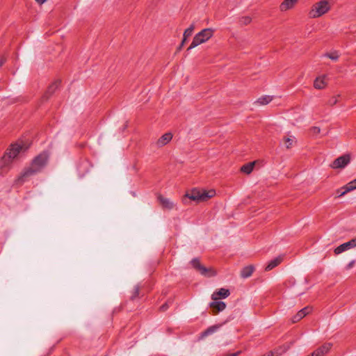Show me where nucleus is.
Returning <instances> with one entry per match:
<instances>
[{
	"label": "nucleus",
	"mask_w": 356,
	"mask_h": 356,
	"mask_svg": "<svg viewBox=\"0 0 356 356\" xmlns=\"http://www.w3.org/2000/svg\"><path fill=\"white\" fill-rule=\"evenodd\" d=\"M49 159V155L46 152H43L38 155L32 161L31 166L24 169L21 175L16 179L17 184H22L28 177L33 175L40 172L47 165Z\"/></svg>",
	"instance_id": "f257e3e1"
},
{
	"label": "nucleus",
	"mask_w": 356,
	"mask_h": 356,
	"mask_svg": "<svg viewBox=\"0 0 356 356\" xmlns=\"http://www.w3.org/2000/svg\"><path fill=\"white\" fill-rule=\"evenodd\" d=\"M28 146H25L23 144L15 143L11 145L9 149H8L6 154L1 158L0 161V168H4L8 166L12 161L17 157V156L22 151L28 149Z\"/></svg>",
	"instance_id": "f03ea898"
},
{
	"label": "nucleus",
	"mask_w": 356,
	"mask_h": 356,
	"mask_svg": "<svg viewBox=\"0 0 356 356\" xmlns=\"http://www.w3.org/2000/svg\"><path fill=\"white\" fill-rule=\"evenodd\" d=\"M331 8L330 3L327 0H321L315 3L309 12L310 18H318L327 13Z\"/></svg>",
	"instance_id": "7ed1b4c3"
},
{
	"label": "nucleus",
	"mask_w": 356,
	"mask_h": 356,
	"mask_svg": "<svg viewBox=\"0 0 356 356\" xmlns=\"http://www.w3.org/2000/svg\"><path fill=\"white\" fill-rule=\"evenodd\" d=\"M213 32L214 31L213 29L207 28L202 30L200 32L197 33L193 38V40L191 45L188 48V51L208 41L213 36Z\"/></svg>",
	"instance_id": "20e7f679"
},
{
	"label": "nucleus",
	"mask_w": 356,
	"mask_h": 356,
	"mask_svg": "<svg viewBox=\"0 0 356 356\" xmlns=\"http://www.w3.org/2000/svg\"><path fill=\"white\" fill-rule=\"evenodd\" d=\"M214 195L215 191L213 190L207 191L194 188L191 192L188 193L186 197L196 202H204L213 197Z\"/></svg>",
	"instance_id": "39448f33"
},
{
	"label": "nucleus",
	"mask_w": 356,
	"mask_h": 356,
	"mask_svg": "<svg viewBox=\"0 0 356 356\" xmlns=\"http://www.w3.org/2000/svg\"><path fill=\"white\" fill-rule=\"evenodd\" d=\"M192 266L197 269L200 274L206 277H212L216 275V271L213 268H207L202 266L197 258H195L191 261Z\"/></svg>",
	"instance_id": "423d86ee"
},
{
	"label": "nucleus",
	"mask_w": 356,
	"mask_h": 356,
	"mask_svg": "<svg viewBox=\"0 0 356 356\" xmlns=\"http://www.w3.org/2000/svg\"><path fill=\"white\" fill-rule=\"evenodd\" d=\"M350 162V156L348 154L343 155L336 159L331 164L330 167L333 169L343 168Z\"/></svg>",
	"instance_id": "0eeeda50"
},
{
	"label": "nucleus",
	"mask_w": 356,
	"mask_h": 356,
	"mask_svg": "<svg viewBox=\"0 0 356 356\" xmlns=\"http://www.w3.org/2000/svg\"><path fill=\"white\" fill-rule=\"evenodd\" d=\"M355 247H356V238L339 245L334 249V252L336 254H339Z\"/></svg>",
	"instance_id": "6e6552de"
},
{
	"label": "nucleus",
	"mask_w": 356,
	"mask_h": 356,
	"mask_svg": "<svg viewBox=\"0 0 356 356\" xmlns=\"http://www.w3.org/2000/svg\"><path fill=\"white\" fill-rule=\"evenodd\" d=\"M331 347H332V343H324L321 347H319L318 349H316L314 352H313L310 356H323L329 352Z\"/></svg>",
	"instance_id": "1a4fd4ad"
},
{
	"label": "nucleus",
	"mask_w": 356,
	"mask_h": 356,
	"mask_svg": "<svg viewBox=\"0 0 356 356\" xmlns=\"http://www.w3.org/2000/svg\"><path fill=\"white\" fill-rule=\"evenodd\" d=\"M230 294V292L228 289L221 288L218 291H216L213 293L211 295V298L213 300H218L219 298H226Z\"/></svg>",
	"instance_id": "9d476101"
},
{
	"label": "nucleus",
	"mask_w": 356,
	"mask_h": 356,
	"mask_svg": "<svg viewBox=\"0 0 356 356\" xmlns=\"http://www.w3.org/2000/svg\"><path fill=\"white\" fill-rule=\"evenodd\" d=\"M172 138V134L171 133H166L161 136L156 141V145L159 147H161L167 145Z\"/></svg>",
	"instance_id": "9b49d317"
},
{
	"label": "nucleus",
	"mask_w": 356,
	"mask_h": 356,
	"mask_svg": "<svg viewBox=\"0 0 356 356\" xmlns=\"http://www.w3.org/2000/svg\"><path fill=\"white\" fill-rule=\"evenodd\" d=\"M297 140L294 136L288 134L284 136L282 139V143L286 147V149L291 148L296 143Z\"/></svg>",
	"instance_id": "f8f14e48"
},
{
	"label": "nucleus",
	"mask_w": 356,
	"mask_h": 356,
	"mask_svg": "<svg viewBox=\"0 0 356 356\" xmlns=\"http://www.w3.org/2000/svg\"><path fill=\"white\" fill-rule=\"evenodd\" d=\"M312 309L306 307L301 310H300L293 318L292 321L293 323H296L305 317L307 314H308L311 312Z\"/></svg>",
	"instance_id": "ddd939ff"
},
{
	"label": "nucleus",
	"mask_w": 356,
	"mask_h": 356,
	"mask_svg": "<svg viewBox=\"0 0 356 356\" xmlns=\"http://www.w3.org/2000/svg\"><path fill=\"white\" fill-rule=\"evenodd\" d=\"M325 79V75L317 77L314 81V87L318 90L323 89L327 86Z\"/></svg>",
	"instance_id": "4468645a"
},
{
	"label": "nucleus",
	"mask_w": 356,
	"mask_h": 356,
	"mask_svg": "<svg viewBox=\"0 0 356 356\" xmlns=\"http://www.w3.org/2000/svg\"><path fill=\"white\" fill-rule=\"evenodd\" d=\"M283 257V255H280L274 259L270 261L265 268L266 270H270L278 266L282 261Z\"/></svg>",
	"instance_id": "2eb2a0df"
},
{
	"label": "nucleus",
	"mask_w": 356,
	"mask_h": 356,
	"mask_svg": "<svg viewBox=\"0 0 356 356\" xmlns=\"http://www.w3.org/2000/svg\"><path fill=\"white\" fill-rule=\"evenodd\" d=\"M211 308L216 310V312H222L226 308V304L222 301L213 300L209 303Z\"/></svg>",
	"instance_id": "dca6fc26"
},
{
	"label": "nucleus",
	"mask_w": 356,
	"mask_h": 356,
	"mask_svg": "<svg viewBox=\"0 0 356 356\" xmlns=\"http://www.w3.org/2000/svg\"><path fill=\"white\" fill-rule=\"evenodd\" d=\"M298 0H284L280 5L281 11H286L292 8Z\"/></svg>",
	"instance_id": "f3484780"
},
{
	"label": "nucleus",
	"mask_w": 356,
	"mask_h": 356,
	"mask_svg": "<svg viewBox=\"0 0 356 356\" xmlns=\"http://www.w3.org/2000/svg\"><path fill=\"white\" fill-rule=\"evenodd\" d=\"M159 201L163 207L171 209L174 207V204L168 198L164 197L161 195L158 197Z\"/></svg>",
	"instance_id": "a211bd4d"
},
{
	"label": "nucleus",
	"mask_w": 356,
	"mask_h": 356,
	"mask_svg": "<svg viewBox=\"0 0 356 356\" xmlns=\"http://www.w3.org/2000/svg\"><path fill=\"white\" fill-rule=\"evenodd\" d=\"M253 266H248L244 267L241 272V275L243 278H248L250 277L254 271Z\"/></svg>",
	"instance_id": "6ab92c4d"
},
{
	"label": "nucleus",
	"mask_w": 356,
	"mask_h": 356,
	"mask_svg": "<svg viewBox=\"0 0 356 356\" xmlns=\"http://www.w3.org/2000/svg\"><path fill=\"white\" fill-rule=\"evenodd\" d=\"M219 327H220V325H212V326L208 327L205 331H204L201 334V337H205L210 334H212L214 332H216L219 329Z\"/></svg>",
	"instance_id": "aec40b11"
},
{
	"label": "nucleus",
	"mask_w": 356,
	"mask_h": 356,
	"mask_svg": "<svg viewBox=\"0 0 356 356\" xmlns=\"http://www.w3.org/2000/svg\"><path fill=\"white\" fill-rule=\"evenodd\" d=\"M255 162H250L244 165H243L241 168V172L245 174H250L253 170Z\"/></svg>",
	"instance_id": "412c9836"
},
{
	"label": "nucleus",
	"mask_w": 356,
	"mask_h": 356,
	"mask_svg": "<svg viewBox=\"0 0 356 356\" xmlns=\"http://www.w3.org/2000/svg\"><path fill=\"white\" fill-rule=\"evenodd\" d=\"M272 99L273 97L271 96L266 95L259 98L257 100V103H259L261 105H265L270 102Z\"/></svg>",
	"instance_id": "4be33fe9"
},
{
	"label": "nucleus",
	"mask_w": 356,
	"mask_h": 356,
	"mask_svg": "<svg viewBox=\"0 0 356 356\" xmlns=\"http://www.w3.org/2000/svg\"><path fill=\"white\" fill-rule=\"evenodd\" d=\"M60 81H56L55 82H54L49 88H48V90H47V93L49 94V95H51L54 92V91L58 88L59 85H60Z\"/></svg>",
	"instance_id": "5701e85b"
},
{
	"label": "nucleus",
	"mask_w": 356,
	"mask_h": 356,
	"mask_svg": "<svg viewBox=\"0 0 356 356\" xmlns=\"http://www.w3.org/2000/svg\"><path fill=\"white\" fill-rule=\"evenodd\" d=\"M195 29L194 24H191L188 29H186L184 33V40H186L188 37H190Z\"/></svg>",
	"instance_id": "b1692460"
},
{
	"label": "nucleus",
	"mask_w": 356,
	"mask_h": 356,
	"mask_svg": "<svg viewBox=\"0 0 356 356\" xmlns=\"http://www.w3.org/2000/svg\"><path fill=\"white\" fill-rule=\"evenodd\" d=\"M324 56L327 57L332 60H337L339 57V54L338 51H334L330 53L325 54Z\"/></svg>",
	"instance_id": "393cba45"
},
{
	"label": "nucleus",
	"mask_w": 356,
	"mask_h": 356,
	"mask_svg": "<svg viewBox=\"0 0 356 356\" xmlns=\"http://www.w3.org/2000/svg\"><path fill=\"white\" fill-rule=\"evenodd\" d=\"M356 189V178L346 184V191H351Z\"/></svg>",
	"instance_id": "a878e982"
},
{
	"label": "nucleus",
	"mask_w": 356,
	"mask_h": 356,
	"mask_svg": "<svg viewBox=\"0 0 356 356\" xmlns=\"http://www.w3.org/2000/svg\"><path fill=\"white\" fill-rule=\"evenodd\" d=\"M338 102V99H337V97H332L330 99H329V101L327 102V104L329 106H333L334 104H336Z\"/></svg>",
	"instance_id": "bb28decb"
},
{
	"label": "nucleus",
	"mask_w": 356,
	"mask_h": 356,
	"mask_svg": "<svg viewBox=\"0 0 356 356\" xmlns=\"http://www.w3.org/2000/svg\"><path fill=\"white\" fill-rule=\"evenodd\" d=\"M311 131H312V134L316 135V134H318L320 133L321 129L318 127H312L311 129Z\"/></svg>",
	"instance_id": "cd10ccee"
},
{
	"label": "nucleus",
	"mask_w": 356,
	"mask_h": 356,
	"mask_svg": "<svg viewBox=\"0 0 356 356\" xmlns=\"http://www.w3.org/2000/svg\"><path fill=\"white\" fill-rule=\"evenodd\" d=\"M343 188L340 189V190H338V197H341L343 195H344L346 193H348V191H346V186L344 187V191H341Z\"/></svg>",
	"instance_id": "c85d7f7f"
},
{
	"label": "nucleus",
	"mask_w": 356,
	"mask_h": 356,
	"mask_svg": "<svg viewBox=\"0 0 356 356\" xmlns=\"http://www.w3.org/2000/svg\"><path fill=\"white\" fill-rule=\"evenodd\" d=\"M251 22V18L250 17H245L242 19L241 22L244 24H248Z\"/></svg>",
	"instance_id": "c756f323"
},
{
	"label": "nucleus",
	"mask_w": 356,
	"mask_h": 356,
	"mask_svg": "<svg viewBox=\"0 0 356 356\" xmlns=\"http://www.w3.org/2000/svg\"><path fill=\"white\" fill-rule=\"evenodd\" d=\"M139 294V287L138 286H136L135 289H134V294L131 297L132 299L135 298L136 297H137Z\"/></svg>",
	"instance_id": "7c9ffc66"
},
{
	"label": "nucleus",
	"mask_w": 356,
	"mask_h": 356,
	"mask_svg": "<svg viewBox=\"0 0 356 356\" xmlns=\"http://www.w3.org/2000/svg\"><path fill=\"white\" fill-rule=\"evenodd\" d=\"M354 264H355V260H352V261H350V262L347 265V266H346V269H347V270L350 269L351 268H353V267Z\"/></svg>",
	"instance_id": "2f4dec72"
},
{
	"label": "nucleus",
	"mask_w": 356,
	"mask_h": 356,
	"mask_svg": "<svg viewBox=\"0 0 356 356\" xmlns=\"http://www.w3.org/2000/svg\"><path fill=\"white\" fill-rule=\"evenodd\" d=\"M241 353V351H237L233 353H229L226 355L225 356H238Z\"/></svg>",
	"instance_id": "473e14b6"
},
{
	"label": "nucleus",
	"mask_w": 356,
	"mask_h": 356,
	"mask_svg": "<svg viewBox=\"0 0 356 356\" xmlns=\"http://www.w3.org/2000/svg\"><path fill=\"white\" fill-rule=\"evenodd\" d=\"M6 62V59L3 58H0V67H1Z\"/></svg>",
	"instance_id": "72a5a7b5"
},
{
	"label": "nucleus",
	"mask_w": 356,
	"mask_h": 356,
	"mask_svg": "<svg viewBox=\"0 0 356 356\" xmlns=\"http://www.w3.org/2000/svg\"><path fill=\"white\" fill-rule=\"evenodd\" d=\"M167 308H168V305H167V304H164V305H163L161 307V309L162 310H165Z\"/></svg>",
	"instance_id": "f704fd0d"
},
{
	"label": "nucleus",
	"mask_w": 356,
	"mask_h": 356,
	"mask_svg": "<svg viewBox=\"0 0 356 356\" xmlns=\"http://www.w3.org/2000/svg\"><path fill=\"white\" fill-rule=\"evenodd\" d=\"M37 3L40 4L44 3L47 0H35Z\"/></svg>",
	"instance_id": "c9c22d12"
},
{
	"label": "nucleus",
	"mask_w": 356,
	"mask_h": 356,
	"mask_svg": "<svg viewBox=\"0 0 356 356\" xmlns=\"http://www.w3.org/2000/svg\"><path fill=\"white\" fill-rule=\"evenodd\" d=\"M186 41V40H184V38L183 40H182L181 44L180 45V48L184 45V44L185 43Z\"/></svg>",
	"instance_id": "e433bc0d"
},
{
	"label": "nucleus",
	"mask_w": 356,
	"mask_h": 356,
	"mask_svg": "<svg viewBox=\"0 0 356 356\" xmlns=\"http://www.w3.org/2000/svg\"><path fill=\"white\" fill-rule=\"evenodd\" d=\"M268 356H273V353L271 352L270 353L268 354Z\"/></svg>",
	"instance_id": "4c0bfd02"
}]
</instances>
